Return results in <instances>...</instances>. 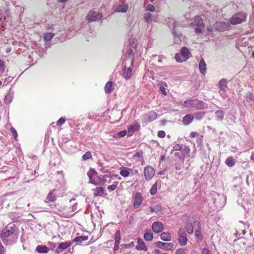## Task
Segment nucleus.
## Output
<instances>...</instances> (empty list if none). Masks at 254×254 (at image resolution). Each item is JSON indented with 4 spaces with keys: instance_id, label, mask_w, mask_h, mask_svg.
I'll list each match as a JSON object with an SVG mask.
<instances>
[{
    "instance_id": "obj_1",
    "label": "nucleus",
    "mask_w": 254,
    "mask_h": 254,
    "mask_svg": "<svg viewBox=\"0 0 254 254\" xmlns=\"http://www.w3.org/2000/svg\"><path fill=\"white\" fill-rule=\"evenodd\" d=\"M247 14L240 12L234 14L230 19V23L233 25H236L242 23L246 20Z\"/></svg>"
},
{
    "instance_id": "obj_2",
    "label": "nucleus",
    "mask_w": 254,
    "mask_h": 254,
    "mask_svg": "<svg viewBox=\"0 0 254 254\" xmlns=\"http://www.w3.org/2000/svg\"><path fill=\"white\" fill-rule=\"evenodd\" d=\"M191 54L186 47L181 49V53L176 54V61L178 62H183L187 61L190 56Z\"/></svg>"
},
{
    "instance_id": "obj_3",
    "label": "nucleus",
    "mask_w": 254,
    "mask_h": 254,
    "mask_svg": "<svg viewBox=\"0 0 254 254\" xmlns=\"http://www.w3.org/2000/svg\"><path fill=\"white\" fill-rule=\"evenodd\" d=\"M15 233V227H12V226H8L6 227L5 229L2 231L1 233V239L3 243L5 242V238L6 237H9L11 235H13V237H15L16 239L17 237V234H14Z\"/></svg>"
},
{
    "instance_id": "obj_4",
    "label": "nucleus",
    "mask_w": 254,
    "mask_h": 254,
    "mask_svg": "<svg viewBox=\"0 0 254 254\" xmlns=\"http://www.w3.org/2000/svg\"><path fill=\"white\" fill-rule=\"evenodd\" d=\"M102 16V13L94 11H90L88 12L86 16V19L89 22H93L100 19Z\"/></svg>"
},
{
    "instance_id": "obj_5",
    "label": "nucleus",
    "mask_w": 254,
    "mask_h": 254,
    "mask_svg": "<svg viewBox=\"0 0 254 254\" xmlns=\"http://www.w3.org/2000/svg\"><path fill=\"white\" fill-rule=\"evenodd\" d=\"M230 24L228 22H216L213 26V28L215 30L220 31L223 32L229 29Z\"/></svg>"
},
{
    "instance_id": "obj_6",
    "label": "nucleus",
    "mask_w": 254,
    "mask_h": 254,
    "mask_svg": "<svg viewBox=\"0 0 254 254\" xmlns=\"http://www.w3.org/2000/svg\"><path fill=\"white\" fill-rule=\"evenodd\" d=\"M178 241L182 246H185L187 243V234L183 229L180 228L178 231Z\"/></svg>"
},
{
    "instance_id": "obj_7",
    "label": "nucleus",
    "mask_w": 254,
    "mask_h": 254,
    "mask_svg": "<svg viewBox=\"0 0 254 254\" xmlns=\"http://www.w3.org/2000/svg\"><path fill=\"white\" fill-rule=\"evenodd\" d=\"M134 199L133 207L134 208H137L141 204L143 201V197L139 192H136L133 195Z\"/></svg>"
},
{
    "instance_id": "obj_8",
    "label": "nucleus",
    "mask_w": 254,
    "mask_h": 254,
    "mask_svg": "<svg viewBox=\"0 0 254 254\" xmlns=\"http://www.w3.org/2000/svg\"><path fill=\"white\" fill-rule=\"evenodd\" d=\"M72 244L71 241H66L60 243L56 248L55 251L57 253L60 254L63 252L64 250L66 249Z\"/></svg>"
},
{
    "instance_id": "obj_9",
    "label": "nucleus",
    "mask_w": 254,
    "mask_h": 254,
    "mask_svg": "<svg viewBox=\"0 0 254 254\" xmlns=\"http://www.w3.org/2000/svg\"><path fill=\"white\" fill-rule=\"evenodd\" d=\"M189 220L190 218L189 216L187 215L184 216L183 221L186 224L185 229L188 234H192L193 232L192 225L191 223L189 222Z\"/></svg>"
},
{
    "instance_id": "obj_10",
    "label": "nucleus",
    "mask_w": 254,
    "mask_h": 254,
    "mask_svg": "<svg viewBox=\"0 0 254 254\" xmlns=\"http://www.w3.org/2000/svg\"><path fill=\"white\" fill-rule=\"evenodd\" d=\"M155 244L159 248L165 250H171L174 246L173 244L171 243H164L160 241L157 242Z\"/></svg>"
},
{
    "instance_id": "obj_11",
    "label": "nucleus",
    "mask_w": 254,
    "mask_h": 254,
    "mask_svg": "<svg viewBox=\"0 0 254 254\" xmlns=\"http://www.w3.org/2000/svg\"><path fill=\"white\" fill-rule=\"evenodd\" d=\"M144 173L145 179L147 180H149L151 179L154 175L155 171L152 167L148 166L145 168Z\"/></svg>"
},
{
    "instance_id": "obj_12",
    "label": "nucleus",
    "mask_w": 254,
    "mask_h": 254,
    "mask_svg": "<svg viewBox=\"0 0 254 254\" xmlns=\"http://www.w3.org/2000/svg\"><path fill=\"white\" fill-rule=\"evenodd\" d=\"M127 4L119 3L114 6V11L117 12H126L128 10Z\"/></svg>"
},
{
    "instance_id": "obj_13",
    "label": "nucleus",
    "mask_w": 254,
    "mask_h": 254,
    "mask_svg": "<svg viewBox=\"0 0 254 254\" xmlns=\"http://www.w3.org/2000/svg\"><path fill=\"white\" fill-rule=\"evenodd\" d=\"M164 227L163 224L160 222H155L152 226V231L155 233H159L163 231Z\"/></svg>"
},
{
    "instance_id": "obj_14",
    "label": "nucleus",
    "mask_w": 254,
    "mask_h": 254,
    "mask_svg": "<svg viewBox=\"0 0 254 254\" xmlns=\"http://www.w3.org/2000/svg\"><path fill=\"white\" fill-rule=\"evenodd\" d=\"M166 23L172 31L173 36H175V19L173 18H168L166 20Z\"/></svg>"
},
{
    "instance_id": "obj_15",
    "label": "nucleus",
    "mask_w": 254,
    "mask_h": 254,
    "mask_svg": "<svg viewBox=\"0 0 254 254\" xmlns=\"http://www.w3.org/2000/svg\"><path fill=\"white\" fill-rule=\"evenodd\" d=\"M137 242L138 244L135 246V249L138 251H144L147 250V247L145 246L144 242L140 238H137Z\"/></svg>"
},
{
    "instance_id": "obj_16",
    "label": "nucleus",
    "mask_w": 254,
    "mask_h": 254,
    "mask_svg": "<svg viewBox=\"0 0 254 254\" xmlns=\"http://www.w3.org/2000/svg\"><path fill=\"white\" fill-rule=\"evenodd\" d=\"M192 26H204V23L202 18L199 16H195L190 23Z\"/></svg>"
},
{
    "instance_id": "obj_17",
    "label": "nucleus",
    "mask_w": 254,
    "mask_h": 254,
    "mask_svg": "<svg viewBox=\"0 0 254 254\" xmlns=\"http://www.w3.org/2000/svg\"><path fill=\"white\" fill-rule=\"evenodd\" d=\"M205 107L204 103L197 99H192V109H202Z\"/></svg>"
},
{
    "instance_id": "obj_18",
    "label": "nucleus",
    "mask_w": 254,
    "mask_h": 254,
    "mask_svg": "<svg viewBox=\"0 0 254 254\" xmlns=\"http://www.w3.org/2000/svg\"><path fill=\"white\" fill-rule=\"evenodd\" d=\"M181 150V153L183 155V158L189 156L190 153V148L187 146H184L183 149H182L180 145L176 144V151Z\"/></svg>"
},
{
    "instance_id": "obj_19",
    "label": "nucleus",
    "mask_w": 254,
    "mask_h": 254,
    "mask_svg": "<svg viewBox=\"0 0 254 254\" xmlns=\"http://www.w3.org/2000/svg\"><path fill=\"white\" fill-rule=\"evenodd\" d=\"M120 169V174L123 177H127L131 172L132 173V170L127 167H122Z\"/></svg>"
},
{
    "instance_id": "obj_20",
    "label": "nucleus",
    "mask_w": 254,
    "mask_h": 254,
    "mask_svg": "<svg viewBox=\"0 0 254 254\" xmlns=\"http://www.w3.org/2000/svg\"><path fill=\"white\" fill-rule=\"evenodd\" d=\"M96 174L97 173L95 171V170L94 169L90 168L89 171L87 173V175L88 176L89 179V183L97 185V183H96L95 181L92 180V177L94 175H96Z\"/></svg>"
},
{
    "instance_id": "obj_21",
    "label": "nucleus",
    "mask_w": 254,
    "mask_h": 254,
    "mask_svg": "<svg viewBox=\"0 0 254 254\" xmlns=\"http://www.w3.org/2000/svg\"><path fill=\"white\" fill-rule=\"evenodd\" d=\"M228 82L225 78L221 79L218 83L219 88L222 91L226 92L227 88V84Z\"/></svg>"
},
{
    "instance_id": "obj_22",
    "label": "nucleus",
    "mask_w": 254,
    "mask_h": 254,
    "mask_svg": "<svg viewBox=\"0 0 254 254\" xmlns=\"http://www.w3.org/2000/svg\"><path fill=\"white\" fill-rule=\"evenodd\" d=\"M140 128V125L138 124H134L128 127L127 135L131 136L135 131H137Z\"/></svg>"
},
{
    "instance_id": "obj_23",
    "label": "nucleus",
    "mask_w": 254,
    "mask_h": 254,
    "mask_svg": "<svg viewBox=\"0 0 254 254\" xmlns=\"http://www.w3.org/2000/svg\"><path fill=\"white\" fill-rule=\"evenodd\" d=\"M180 104L182 105V108L183 109H192V99L187 100L185 101L183 103H182V102H180Z\"/></svg>"
},
{
    "instance_id": "obj_24",
    "label": "nucleus",
    "mask_w": 254,
    "mask_h": 254,
    "mask_svg": "<svg viewBox=\"0 0 254 254\" xmlns=\"http://www.w3.org/2000/svg\"><path fill=\"white\" fill-rule=\"evenodd\" d=\"M193 116L191 114L186 115L183 119L182 122L184 125L187 126L190 124L193 121Z\"/></svg>"
},
{
    "instance_id": "obj_25",
    "label": "nucleus",
    "mask_w": 254,
    "mask_h": 254,
    "mask_svg": "<svg viewBox=\"0 0 254 254\" xmlns=\"http://www.w3.org/2000/svg\"><path fill=\"white\" fill-rule=\"evenodd\" d=\"M114 83L111 81H108L106 83L104 89L106 93L109 94L112 92L114 89L113 87Z\"/></svg>"
},
{
    "instance_id": "obj_26",
    "label": "nucleus",
    "mask_w": 254,
    "mask_h": 254,
    "mask_svg": "<svg viewBox=\"0 0 254 254\" xmlns=\"http://www.w3.org/2000/svg\"><path fill=\"white\" fill-rule=\"evenodd\" d=\"M199 70L202 74H205L206 72V65L203 59H201L199 63Z\"/></svg>"
},
{
    "instance_id": "obj_27",
    "label": "nucleus",
    "mask_w": 254,
    "mask_h": 254,
    "mask_svg": "<svg viewBox=\"0 0 254 254\" xmlns=\"http://www.w3.org/2000/svg\"><path fill=\"white\" fill-rule=\"evenodd\" d=\"M50 206L53 211L56 212H62L64 209L63 207L60 206L59 204H57L55 202L50 204Z\"/></svg>"
},
{
    "instance_id": "obj_28",
    "label": "nucleus",
    "mask_w": 254,
    "mask_h": 254,
    "mask_svg": "<svg viewBox=\"0 0 254 254\" xmlns=\"http://www.w3.org/2000/svg\"><path fill=\"white\" fill-rule=\"evenodd\" d=\"M13 98V93L11 92V89H9V92L5 96L4 102L5 104L8 105L12 101Z\"/></svg>"
},
{
    "instance_id": "obj_29",
    "label": "nucleus",
    "mask_w": 254,
    "mask_h": 254,
    "mask_svg": "<svg viewBox=\"0 0 254 254\" xmlns=\"http://www.w3.org/2000/svg\"><path fill=\"white\" fill-rule=\"evenodd\" d=\"M216 120L217 121H222L224 119L225 113L222 110H217L215 112Z\"/></svg>"
},
{
    "instance_id": "obj_30",
    "label": "nucleus",
    "mask_w": 254,
    "mask_h": 254,
    "mask_svg": "<svg viewBox=\"0 0 254 254\" xmlns=\"http://www.w3.org/2000/svg\"><path fill=\"white\" fill-rule=\"evenodd\" d=\"M36 250L38 252L43 254H46L49 251V249L45 245H38Z\"/></svg>"
},
{
    "instance_id": "obj_31",
    "label": "nucleus",
    "mask_w": 254,
    "mask_h": 254,
    "mask_svg": "<svg viewBox=\"0 0 254 254\" xmlns=\"http://www.w3.org/2000/svg\"><path fill=\"white\" fill-rule=\"evenodd\" d=\"M56 195L54 194L52 191H50L45 198V202L46 203L54 202L56 200Z\"/></svg>"
},
{
    "instance_id": "obj_32",
    "label": "nucleus",
    "mask_w": 254,
    "mask_h": 254,
    "mask_svg": "<svg viewBox=\"0 0 254 254\" xmlns=\"http://www.w3.org/2000/svg\"><path fill=\"white\" fill-rule=\"evenodd\" d=\"M88 239V237L86 236H79L76 237L74 239H73L71 242L73 243H81L83 241L87 240Z\"/></svg>"
},
{
    "instance_id": "obj_33",
    "label": "nucleus",
    "mask_w": 254,
    "mask_h": 254,
    "mask_svg": "<svg viewBox=\"0 0 254 254\" xmlns=\"http://www.w3.org/2000/svg\"><path fill=\"white\" fill-rule=\"evenodd\" d=\"M160 239L163 241H169L171 239V234L169 233H162L160 234Z\"/></svg>"
},
{
    "instance_id": "obj_34",
    "label": "nucleus",
    "mask_w": 254,
    "mask_h": 254,
    "mask_svg": "<svg viewBox=\"0 0 254 254\" xmlns=\"http://www.w3.org/2000/svg\"><path fill=\"white\" fill-rule=\"evenodd\" d=\"M225 164L229 167H233L235 164V160L232 157H228L225 162Z\"/></svg>"
},
{
    "instance_id": "obj_35",
    "label": "nucleus",
    "mask_w": 254,
    "mask_h": 254,
    "mask_svg": "<svg viewBox=\"0 0 254 254\" xmlns=\"http://www.w3.org/2000/svg\"><path fill=\"white\" fill-rule=\"evenodd\" d=\"M132 69L131 66H129L127 69L124 71L123 73L124 77L126 79L130 78L131 76Z\"/></svg>"
},
{
    "instance_id": "obj_36",
    "label": "nucleus",
    "mask_w": 254,
    "mask_h": 254,
    "mask_svg": "<svg viewBox=\"0 0 254 254\" xmlns=\"http://www.w3.org/2000/svg\"><path fill=\"white\" fill-rule=\"evenodd\" d=\"M157 117L156 113L154 112H149L147 115V121L148 122H152L155 120Z\"/></svg>"
},
{
    "instance_id": "obj_37",
    "label": "nucleus",
    "mask_w": 254,
    "mask_h": 254,
    "mask_svg": "<svg viewBox=\"0 0 254 254\" xmlns=\"http://www.w3.org/2000/svg\"><path fill=\"white\" fill-rule=\"evenodd\" d=\"M96 196H101L104 192V189L102 187H97L94 190Z\"/></svg>"
},
{
    "instance_id": "obj_38",
    "label": "nucleus",
    "mask_w": 254,
    "mask_h": 254,
    "mask_svg": "<svg viewBox=\"0 0 254 254\" xmlns=\"http://www.w3.org/2000/svg\"><path fill=\"white\" fill-rule=\"evenodd\" d=\"M205 115V113L204 112H197V113L194 114V115H193V119H195V120H200L203 118Z\"/></svg>"
},
{
    "instance_id": "obj_39",
    "label": "nucleus",
    "mask_w": 254,
    "mask_h": 254,
    "mask_svg": "<svg viewBox=\"0 0 254 254\" xmlns=\"http://www.w3.org/2000/svg\"><path fill=\"white\" fill-rule=\"evenodd\" d=\"M144 19L146 22L148 23H151L152 21V15L149 12L145 13Z\"/></svg>"
},
{
    "instance_id": "obj_40",
    "label": "nucleus",
    "mask_w": 254,
    "mask_h": 254,
    "mask_svg": "<svg viewBox=\"0 0 254 254\" xmlns=\"http://www.w3.org/2000/svg\"><path fill=\"white\" fill-rule=\"evenodd\" d=\"M55 36V34L52 33H47L44 35V39L45 41H50Z\"/></svg>"
},
{
    "instance_id": "obj_41",
    "label": "nucleus",
    "mask_w": 254,
    "mask_h": 254,
    "mask_svg": "<svg viewBox=\"0 0 254 254\" xmlns=\"http://www.w3.org/2000/svg\"><path fill=\"white\" fill-rule=\"evenodd\" d=\"M128 54V58L126 60H130V63H131V66H132L133 63V51L131 49H129L127 53Z\"/></svg>"
},
{
    "instance_id": "obj_42",
    "label": "nucleus",
    "mask_w": 254,
    "mask_h": 254,
    "mask_svg": "<svg viewBox=\"0 0 254 254\" xmlns=\"http://www.w3.org/2000/svg\"><path fill=\"white\" fill-rule=\"evenodd\" d=\"M56 176L57 178H58V182L60 184H62L63 183L64 179L63 173L62 172H57L56 173Z\"/></svg>"
},
{
    "instance_id": "obj_43",
    "label": "nucleus",
    "mask_w": 254,
    "mask_h": 254,
    "mask_svg": "<svg viewBox=\"0 0 254 254\" xmlns=\"http://www.w3.org/2000/svg\"><path fill=\"white\" fill-rule=\"evenodd\" d=\"M153 234L151 233H146L144 235V238L146 241H150L153 239Z\"/></svg>"
},
{
    "instance_id": "obj_44",
    "label": "nucleus",
    "mask_w": 254,
    "mask_h": 254,
    "mask_svg": "<svg viewBox=\"0 0 254 254\" xmlns=\"http://www.w3.org/2000/svg\"><path fill=\"white\" fill-rule=\"evenodd\" d=\"M157 184L156 183H155L151 187L150 190V193L152 194V195H154L155 194H156V192H157Z\"/></svg>"
},
{
    "instance_id": "obj_45",
    "label": "nucleus",
    "mask_w": 254,
    "mask_h": 254,
    "mask_svg": "<svg viewBox=\"0 0 254 254\" xmlns=\"http://www.w3.org/2000/svg\"><path fill=\"white\" fill-rule=\"evenodd\" d=\"M92 157L91 153L90 151L86 152L83 156L82 159L83 160H88Z\"/></svg>"
},
{
    "instance_id": "obj_46",
    "label": "nucleus",
    "mask_w": 254,
    "mask_h": 254,
    "mask_svg": "<svg viewBox=\"0 0 254 254\" xmlns=\"http://www.w3.org/2000/svg\"><path fill=\"white\" fill-rule=\"evenodd\" d=\"M115 242H120L121 240V233L119 230H118L115 234Z\"/></svg>"
},
{
    "instance_id": "obj_47",
    "label": "nucleus",
    "mask_w": 254,
    "mask_h": 254,
    "mask_svg": "<svg viewBox=\"0 0 254 254\" xmlns=\"http://www.w3.org/2000/svg\"><path fill=\"white\" fill-rule=\"evenodd\" d=\"M116 184H113L112 185H110L107 187V189L110 191H113L116 189L117 188V185L118 184V182H115Z\"/></svg>"
},
{
    "instance_id": "obj_48",
    "label": "nucleus",
    "mask_w": 254,
    "mask_h": 254,
    "mask_svg": "<svg viewBox=\"0 0 254 254\" xmlns=\"http://www.w3.org/2000/svg\"><path fill=\"white\" fill-rule=\"evenodd\" d=\"M134 158H142L143 157V152L142 151H138L133 155Z\"/></svg>"
},
{
    "instance_id": "obj_49",
    "label": "nucleus",
    "mask_w": 254,
    "mask_h": 254,
    "mask_svg": "<svg viewBox=\"0 0 254 254\" xmlns=\"http://www.w3.org/2000/svg\"><path fill=\"white\" fill-rule=\"evenodd\" d=\"M154 209H155V212L156 213H158L162 210V208L161 205H160L159 204H157L154 206Z\"/></svg>"
},
{
    "instance_id": "obj_50",
    "label": "nucleus",
    "mask_w": 254,
    "mask_h": 254,
    "mask_svg": "<svg viewBox=\"0 0 254 254\" xmlns=\"http://www.w3.org/2000/svg\"><path fill=\"white\" fill-rule=\"evenodd\" d=\"M146 10L149 11H154L155 10V7L153 5L148 4L146 7Z\"/></svg>"
},
{
    "instance_id": "obj_51",
    "label": "nucleus",
    "mask_w": 254,
    "mask_h": 254,
    "mask_svg": "<svg viewBox=\"0 0 254 254\" xmlns=\"http://www.w3.org/2000/svg\"><path fill=\"white\" fill-rule=\"evenodd\" d=\"M254 95L253 93L250 92L247 95V100L249 101H253L254 99Z\"/></svg>"
},
{
    "instance_id": "obj_52",
    "label": "nucleus",
    "mask_w": 254,
    "mask_h": 254,
    "mask_svg": "<svg viewBox=\"0 0 254 254\" xmlns=\"http://www.w3.org/2000/svg\"><path fill=\"white\" fill-rule=\"evenodd\" d=\"M10 131L12 133V135H13L15 139H16V137H17V133L16 131V130L12 127L10 128Z\"/></svg>"
},
{
    "instance_id": "obj_53",
    "label": "nucleus",
    "mask_w": 254,
    "mask_h": 254,
    "mask_svg": "<svg viewBox=\"0 0 254 254\" xmlns=\"http://www.w3.org/2000/svg\"><path fill=\"white\" fill-rule=\"evenodd\" d=\"M165 132L163 130H160L158 132V136L159 137L163 138L165 136Z\"/></svg>"
},
{
    "instance_id": "obj_54",
    "label": "nucleus",
    "mask_w": 254,
    "mask_h": 254,
    "mask_svg": "<svg viewBox=\"0 0 254 254\" xmlns=\"http://www.w3.org/2000/svg\"><path fill=\"white\" fill-rule=\"evenodd\" d=\"M186 250L184 249H179L176 252V254H185Z\"/></svg>"
},
{
    "instance_id": "obj_55",
    "label": "nucleus",
    "mask_w": 254,
    "mask_h": 254,
    "mask_svg": "<svg viewBox=\"0 0 254 254\" xmlns=\"http://www.w3.org/2000/svg\"><path fill=\"white\" fill-rule=\"evenodd\" d=\"M65 121V119L64 118L62 117L57 121V124L59 125H62L64 123Z\"/></svg>"
},
{
    "instance_id": "obj_56",
    "label": "nucleus",
    "mask_w": 254,
    "mask_h": 254,
    "mask_svg": "<svg viewBox=\"0 0 254 254\" xmlns=\"http://www.w3.org/2000/svg\"><path fill=\"white\" fill-rule=\"evenodd\" d=\"M127 133V131L126 130H124L119 132L118 135L120 137H124Z\"/></svg>"
},
{
    "instance_id": "obj_57",
    "label": "nucleus",
    "mask_w": 254,
    "mask_h": 254,
    "mask_svg": "<svg viewBox=\"0 0 254 254\" xmlns=\"http://www.w3.org/2000/svg\"><path fill=\"white\" fill-rule=\"evenodd\" d=\"M4 70V63L2 61L0 60V71L3 72Z\"/></svg>"
},
{
    "instance_id": "obj_58",
    "label": "nucleus",
    "mask_w": 254,
    "mask_h": 254,
    "mask_svg": "<svg viewBox=\"0 0 254 254\" xmlns=\"http://www.w3.org/2000/svg\"><path fill=\"white\" fill-rule=\"evenodd\" d=\"M204 26H198L196 28H195V32L197 34H199L201 32L202 30L201 28L203 27Z\"/></svg>"
},
{
    "instance_id": "obj_59",
    "label": "nucleus",
    "mask_w": 254,
    "mask_h": 254,
    "mask_svg": "<svg viewBox=\"0 0 254 254\" xmlns=\"http://www.w3.org/2000/svg\"><path fill=\"white\" fill-rule=\"evenodd\" d=\"M194 235L197 238H201V232H200V230H196L194 232Z\"/></svg>"
},
{
    "instance_id": "obj_60",
    "label": "nucleus",
    "mask_w": 254,
    "mask_h": 254,
    "mask_svg": "<svg viewBox=\"0 0 254 254\" xmlns=\"http://www.w3.org/2000/svg\"><path fill=\"white\" fill-rule=\"evenodd\" d=\"M98 179H99V180L100 182L101 183H102V184H104V183L106 182V180L105 179H104V178H103V176H102V175H101V176H99L98 177Z\"/></svg>"
},
{
    "instance_id": "obj_61",
    "label": "nucleus",
    "mask_w": 254,
    "mask_h": 254,
    "mask_svg": "<svg viewBox=\"0 0 254 254\" xmlns=\"http://www.w3.org/2000/svg\"><path fill=\"white\" fill-rule=\"evenodd\" d=\"M119 242H115V246H114V250L117 251L119 249V245H120Z\"/></svg>"
},
{
    "instance_id": "obj_62",
    "label": "nucleus",
    "mask_w": 254,
    "mask_h": 254,
    "mask_svg": "<svg viewBox=\"0 0 254 254\" xmlns=\"http://www.w3.org/2000/svg\"><path fill=\"white\" fill-rule=\"evenodd\" d=\"M202 254H210L209 251L207 248H203L202 250Z\"/></svg>"
},
{
    "instance_id": "obj_63",
    "label": "nucleus",
    "mask_w": 254,
    "mask_h": 254,
    "mask_svg": "<svg viewBox=\"0 0 254 254\" xmlns=\"http://www.w3.org/2000/svg\"><path fill=\"white\" fill-rule=\"evenodd\" d=\"M198 135V133L196 132H191L190 134V136L192 138H194L197 136Z\"/></svg>"
},
{
    "instance_id": "obj_64",
    "label": "nucleus",
    "mask_w": 254,
    "mask_h": 254,
    "mask_svg": "<svg viewBox=\"0 0 254 254\" xmlns=\"http://www.w3.org/2000/svg\"><path fill=\"white\" fill-rule=\"evenodd\" d=\"M154 254H168L165 253H162V252L158 249L154 250Z\"/></svg>"
}]
</instances>
